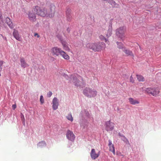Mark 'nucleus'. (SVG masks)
<instances>
[{
    "label": "nucleus",
    "mask_w": 161,
    "mask_h": 161,
    "mask_svg": "<svg viewBox=\"0 0 161 161\" xmlns=\"http://www.w3.org/2000/svg\"><path fill=\"white\" fill-rule=\"evenodd\" d=\"M56 7L54 5H51L50 7V11L47 12V9L43 8H40L36 6L34 8V11H36V14L42 17H45L48 15L49 17H52L54 16Z\"/></svg>",
    "instance_id": "obj_1"
},
{
    "label": "nucleus",
    "mask_w": 161,
    "mask_h": 161,
    "mask_svg": "<svg viewBox=\"0 0 161 161\" xmlns=\"http://www.w3.org/2000/svg\"><path fill=\"white\" fill-rule=\"evenodd\" d=\"M86 47L92 49L95 52H99L105 48V44L102 42H98L95 43H88L86 45Z\"/></svg>",
    "instance_id": "obj_2"
},
{
    "label": "nucleus",
    "mask_w": 161,
    "mask_h": 161,
    "mask_svg": "<svg viewBox=\"0 0 161 161\" xmlns=\"http://www.w3.org/2000/svg\"><path fill=\"white\" fill-rule=\"evenodd\" d=\"M97 92L94 89L86 88L84 90L83 93L86 96L89 97H95Z\"/></svg>",
    "instance_id": "obj_3"
},
{
    "label": "nucleus",
    "mask_w": 161,
    "mask_h": 161,
    "mask_svg": "<svg viewBox=\"0 0 161 161\" xmlns=\"http://www.w3.org/2000/svg\"><path fill=\"white\" fill-rule=\"evenodd\" d=\"M126 28L124 27H121L116 30V36L121 39H123L125 37V33Z\"/></svg>",
    "instance_id": "obj_4"
},
{
    "label": "nucleus",
    "mask_w": 161,
    "mask_h": 161,
    "mask_svg": "<svg viewBox=\"0 0 161 161\" xmlns=\"http://www.w3.org/2000/svg\"><path fill=\"white\" fill-rule=\"evenodd\" d=\"M62 50L61 48L57 47H52L50 50L52 55L54 57H59Z\"/></svg>",
    "instance_id": "obj_5"
},
{
    "label": "nucleus",
    "mask_w": 161,
    "mask_h": 161,
    "mask_svg": "<svg viewBox=\"0 0 161 161\" xmlns=\"http://www.w3.org/2000/svg\"><path fill=\"white\" fill-rule=\"evenodd\" d=\"M146 91L148 93H150L153 96H157L159 92L158 88H148L146 89Z\"/></svg>",
    "instance_id": "obj_6"
},
{
    "label": "nucleus",
    "mask_w": 161,
    "mask_h": 161,
    "mask_svg": "<svg viewBox=\"0 0 161 161\" xmlns=\"http://www.w3.org/2000/svg\"><path fill=\"white\" fill-rule=\"evenodd\" d=\"M36 11H34V8L31 10L29 12L28 16L29 20L31 22H34L36 20V16L35 13Z\"/></svg>",
    "instance_id": "obj_7"
},
{
    "label": "nucleus",
    "mask_w": 161,
    "mask_h": 161,
    "mask_svg": "<svg viewBox=\"0 0 161 161\" xmlns=\"http://www.w3.org/2000/svg\"><path fill=\"white\" fill-rule=\"evenodd\" d=\"M105 128L107 131L113 130L114 127V124L110 121H106L105 123Z\"/></svg>",
    "instance_id": "obj_8"
},
{
    "label": "nucleus",
    "mask_w": 161,
    "mask_h": 161,
    "mask_svg": "<svg viewBox=\"0 0 161 161\" xmlns=\"http://www.w3.org/2000/svg\"><path fill=\"white\" fill-rule=\"evenodd\" d=\"M100 155V152L99 151L97 153H96L94 149H92L90 153V155L91 158L95 160Z\"/></svg>",
    "instance_id": "obj_9"
},
{
    "label": "nucleus",
    "mask_w": 161,
    "mask_h": 161,
    "mask_svg": "<svg viewBox=\"0 0 161 161\" xmlns=\"http://www.w3.org/2000/svg\"><path fill=\"white\" fill-rule=\"evenodd\" d=\"M66 137L69 140L73 141L74 140L75 136L73 132L69 130L67 131L66 133Z\"/></svg>",
    "instance_id": "obj_10"
},
{
    "label": "nucleus",
    "mask_w": 161,
    "mask_h": 161,
    "mask_svg": "<svg viewBox=\"0 0 161 161\" xmlns=\"http://www.w3.org/2000/svg\"><path fill=\"white\" fill-rule=\"evenodd\" d=\"M13 35L16 40L19 41H21L22 38L21 36H19V32L17 30L14 29Z\"/></svg>",
    "instance_id": "obj_11"
},
{
    "label": "nucleus",
    "mask_w": 161,
    "mask_h": 161,
    "mask_svg": "<svg viewBox=\"0 0 161 161\" xmlns=\"http://www.w3.org/2000/svg\"><path fill=\"white\" fill-rule=\"evenodd\" d=\"M53 108L55 110L58 108V100L57 98L55 97L53 100Z\"/></svg>",
    "instance_id": "obj_12"
},
{
    "label": "nucleus",
    "mask_w": 161,
    "mask_h": 161,
    "mask_svg": "<svg viewBox=\"0 0 161 161\" xmlns=\"http://www.w3.org/2000/svg\"><path fill=\"white\" fill-rule=\"evenodd\" d=\"M21 66L24 68L28 67L29 66L28 64L25 61V60L23 57H20V58Z\"/></svg>",
    "instance_id": "obj_13"
},
{
    "label": "nucleus",
    "mask_w": 161,
    "mask_h": 161,
    "mask_svg": "<svg viewBox=\"0 0 161 161\" xmlns=\"http://www.w3.org/2000/svg\"><path fill=\"white\" fill-rule=\"evenodd\" d=\"M70 82L74 84L75 85L77 86H79V81L74 76H71V77Z\"/></svg>",
    "instance_id": "obj_14"
},
{
    "label": "nucleus",
    "mask_w": 161,
    "mask_h": 161,
    "mask_svg": "<svg viewBox=\"0 0 161 161\" xmlns=\"http://www.w3.org/2000/svg\"><path fill=\"white\" fill-rule=\"evenodd\" d=\"M128 100L130 103L132 105H135L137 104H139L140 103L138 100L135 99L131 97L129 98Z\"/></svg>",
    "instance_id": "obj_15"
},
{
    "label": "nucleus",
    "mask_w": 161,
    "mask_h": 161,
    "mask_svg": "<svg viewBox=\"0 0 161 161\" xmlns=\"http://www.w3.org/2000/svg\"><path fill=\"white\" fill-rule=\"evenodd\" d=\"M6 23L10 28H13L14 27L13 23L10 19L8 17H7L6 19Z\"/></svg>",
    "instance_id": "obj_16"
},
{
    "label": "nucleus",
    "mask_w": 161,
    "mask_h": 161,
    "mask_svg": "<svg viewBox=\"0 0 161 161\" xmlns=\"http://www.w3.org/2000/svg\"><path fill=\"white\" fill-rule=\"evenodd\" d=\"M60 55L62 56L65 59L68 60L69 59V56L62 50Z\"/></svg>",
    "instance_id": "obj_17"
},
{
    "label": "nucleus",
    "mask_w": 161,
    "mask_h": 161,
    "mask_svg": "<svg viewBox=\"0 0 161 161\" xmlns=\"http://www.w3.org/2000/svg\"><path fill=\"white\" fill-rule=\"evenodd\" d=\"M123 51L125 53L127 56H130L133 57L134 55L132 52L129 50L126 49L125 48H124Z\"/></svg>",
    "instance_id": "obj_18"
},
{
    "label": "nucleus",
    "mask_w": 161,
    "mask_h": 161,
    "mask_svg": "<svg viewBox=\"0 0 161 161\" xmlns=\"http://www.w3.org/2000/svg\"><path fill=\"white\" fill-rule=\"evenodd\" d=\"M71 12V10L70 9H68L66 11L67 19L68 21H70L72 17L70 14Z\"/></svg>",
    "instance_id": "obj_19"
},
{
    "label": "nucleus",
    "mask_w": 161,
    "mask_h": 161,
    "mask_svg": "<svg viewBox=\"0 0 161 161\" xmlns=\"http://www.w3.org/2000/svg\"><path fill=\"white\" fill-rule=\"evenodd\" d=\"M62 44L63 46V49L65 50L69 51L70 49L68 46L67 43L64 41H62Z\"/></svg>",
    "instance_id": "obj_20"
},
{
    "label": "nucleus",
    "mask_w": 161,
    "mask_h": 161,
    "mask_svg": "<svg viewBox=\"0 0 161 161\" xmlns=\"http://www.w3.org/2000/svg\"><path fill=\"white\" fill-rule=\"evenodd\" d=\"M112 34V26H110L108 30V31L107 33L106 34V36L107 37H109Z\"/></svg>",
    "instance_id": "obj_21"
},
{
    "label": "nucleus",
    "mask_w": 161,
    "mask_h": 161,
    "mask_svg": "<svg viewBox=\"0 0 161 161\" xmlns=\"http://www.w3.org/2000/svg\"><path fill=\"white\" fill-rule=\"evenodd\" d=\"M46 143L45 142L42 141L39 142L37 144V146L40 147H42L46 146Z\"/></svg>",
    "instance_id": "obj_22"
},
{
    "label": "nucleus",
    "mask_w": 161,
    "mask_h": 161,
    "mask_svg": "<svg viewBox=\"0 0 161 161\" xmlns=\"http://www.w3.org/2000/svg\"><path fill=\"white\" fill-rule=\"evenodd\" d=\"M108 3H109L113 7H116L117 4L113 0H109Z\"/></svg>",
    "instance_id": "obj_23"
},
{
    "label": "nucleus",
    "mask_w": 161,
    "mask_h": 161,
    "mask_svg": "<svg viewBox=\"0 0 161 161\" xmlns=\"http://www.w3.org/2000/svg\"><path fill=\"white\" fill-rule=\"evenodd\" d=\"M109 148L110 151L112 152L114 154H115V149L114 145L111 146H109Z\"/></svg>",
    "instance_id": "obj_24"
},
{
    "label": "nucleus",
    "mask_w": 161,
    "mask_h": 161,
    "mask_svg": "<svg viewBox=\"0 0 161 161\" xmlns=\"http://www.w3.org/2000/svg\"><path fill=\"white\" fill-rule=\"evenodd\" d=\"M137 78L139 81H143L144 78L141 75H137Z\"/></svg>",
    "instance_id": "obj_25"
},
{
    "label": "nucleus",
    "mask_w": 161,
    "mask_h": 161,
    "mask_svg": "<svg viewBox=\"0 0 161 161\" xmlns=\"http://www.w3.org/2000/svg\"><path fill=\"white\" fill-rule=\"evenodd\" d=\"M99 37L101 40H104L105 42H107L108 41V40L102 35H100Z\"/></svg>",
    "instance_id": "obj_26"
},
{
    "label": "nucleus",
    "mask_w": 161,
    "mask_h": 161,
    "mask_svg": "<svg viewBox=\"0 0 161 161\" xmlns=\"http://www.w3.org/2000/svg\"><path fill=\"white\" fill-rule=\"evenodd\" d=\"M67 118L69 120L71 121H72L73 120V118L71 114H69L67 116Z\"/></svg>",
    "instance_id": "obj_27"
},
{
    "label": "nucleus",
    "mask_w": 161,
    "mask_h": 161,
    "mask_svg": "<svg viewBox=\"0 0 161 161\" xmlns=\"http://www.w3.org/2000/svg\"><path fill=\"white\" fill-rule=\"evenodd\" d=\"M117 45H118V47L119 48H123V44L120 42H117Z\"/></svg>",
    "instance_id": "obj_28"
},
{
    "label": "nucleus",
    "mask_w": 161,
    "mask_h": 161,
    "mask_svg": "<svg viewBox=\"0 0 161 161\" xmlns=\"http://www.w3.org/2000/svg\"><path fill=\"white\" fill-rule=\"evenodd\" d=\"M40 101L41 104H43L44 103V100L43 98V97L42 95H41L40 96Z\"/></svg>",
    "instance_id": "obj_29"
},
{
    "label": "nucleus",
    "mask_w": 161,
    "mask_h": 161,
    "mask_svg": "<svg viewBox=\"0 0 161 161\" xmlns=\"http://www.w3.org/2000/svg\"><path fill=\"white\" fill-rule=\"evenodd\" d=\"M47 97H50L52 95V93L51 91H49L48 93H47Z\"/></svg>",
    "instance_id": "obj_30"
},
{
    "label": "nucleus",
    "mask_w": 161,
    "mask_h": 161,
    "mask_svg": "<svg viewBox=\"0 0 161 161\" xmlns=\"http://www.w3.org/2000/svg\"><path fill=\"white\" fill-rule=\"evenodd\" d=\"M108 142H109L108 144V146H111L113 145V144H112V142L111 140H109Z\"/></svg>",
    "instance_id": "obj_31"
},
{
    "label": "nucleus",
    "mask_w": 161,
    "mask_h": 161,
    "mask_svg": "<svg viewBox=\"0 0 161 161\" xmlns=\"http://www.w3.org/2000/svg\"><path fill=\"white\" fill-rule=\"evenodd\" d=\"M0 19L3 22V18L2 16V14L0 13Z\"/></svg>",
    "instance_id": "obj_32"
},
{
    "label": "nucleus",
    "mask_w": 161,
    "mask_h": 161,
    "mask_svg": "<svg viewBox=\"0 0 161 161\" xmlns=\"http://www.w3.org/2000/svg\"><path fill=\"white\" fill-rule=\"evenodd\" d=\"M3 61H0V67H2L3 64Z\"/></svg>",
    "instance_id": "obj_33"
},
{
    "label": "nucleus",
    "mask_w": 161,
    "mask_h": 161,
    "mask_svg": "<svg viewBox=\"0 0 161 161\" xmlns=\"http://www.w3.org/2000/svg\"><path fill=\"white\" fill-rule=\"evenodd\" d=\"M130 81L132 82H134L133 78L132 77V76H131L130 77Z\"/></svg>",
    "instance_id": "obj_34"
},
{
    "label": "nucleus",
    "mask_w": 161,
    "mask_h": 161,
    "mask_svg": "<svg viewBox=\"0 0 161 161\" xmlns=\"http://www.w3.org/2000/svg\"><path fill=\"white\" fill-rule=\"evenodd\" d=\"M35 37L37 36V37L39 38L40 37V36L37 33H35L34 35Z\"/></svg>",
    "instance_id": "obj_35"
},
{
    "label": "nucleus",
    "mask_w": 161,
    "mask_h": 161,
    "mask_svg": "<svg viewBox=\"0 0 161 161\" xmlns=\"http://www.w3.org/2000/svg\"><path fill=\"white\" fill-rule=\"evenodd\" d=\"M12 108L14 110L15 109V108H16V106L15 104H14V105H12Z\"/></svg>",
    "instance_id": "obj_36"
},
{
    "label": "nucleus",
    "mask_w": 161,
    "mask_h": 161,
    "mask_svg": "<svg viewBox=\"0 0 161 161\" xmlns=\"http://www.w3.org/2000/svg\"><path fill=\"white\" fill-rule=\"evenodd\" d=\"M21 114V120H22L23 119H24V116L22 114Z\"/></svg>",
    "instance_id": "obj_37"
},
{
    "label": "nucleus",
    "mask_w": 161,
    "mask_h": 161,
    "mask_svg": "<svg viewBox=\"0 0 161 161\" xmlns=\"http://www.w3.org/2000/svg\"><path fill=\"white\" fill-rule=\"evenodd\" d=\"M2 70V67H0V71H1Z\"/></svg>",
    "instance_id": "obj_38"
}]
</instances>
